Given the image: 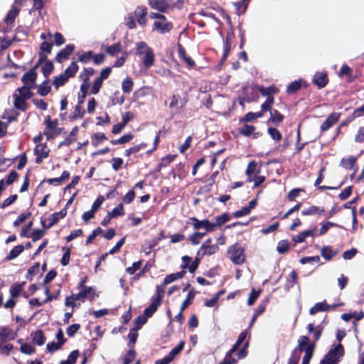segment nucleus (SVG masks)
<instances>
[{
    "instance_id": "1",
    "label": "nucleus",
    "mask_w": 364,
    "mask_h": 364,
    "mask_svg": "<svg viewBox=\"0 0 364 364\" xmlns=\"http://www.w3.org/2000/svg\"><path fill=\"white\" fill-rule=\"evenodd\" d=\"M32 93L27 87L16 89L12 95L14 107L18 109H26L27 108L26 100L30 99Z\"/></svg>"
},
{
    "instance_id": "2",
    "label": "nucleus",
    "mask_w": 364,
    "mask_h": 364,
    "mask_svg": "<svg viewBox=\"0 0 364 364\" xmlns=\"http://www.w3.org/2000/svg\"><path fill=\"white\" fill-rule=\"evenodd\" d=\"M137 54L141 56L144 67L148 68L154 65L155 60L154 54L146 43L140 42L138 44Z\"/></svg>"
},
{
    "instance_id": "3",
    "label": "nucleus",
    "mask_w": 364,
    "mask_h": 364,
    "mask_svg": "<svg viewBox=\"0 0 364 364\" xmlns=\"http://www.w3.org/2000/svg\"><path fill=\"white\" fill-rule=\"evenodd\" d=\"M150 18L155 20L153 24V30L159 33L168 32L172 28V24L163 15L152 12L150 14Z\"/></svg>"
},
{
    "instance_id": "4",
    "label": "nucleus",
    "mask_w": 364,
    "mask_h": 364,
    "mask_svg": "<svg viewBox=\"0 0 364 364\" xmlns=\"http://www.w3.org/2000/svg\"><path fill=\"white\" fill-rule=\"evenodd\" d=\"M227 256L235 264H243L246 257L244 248L238 243L228 247Z\"/></svg>"
},
{
    "instance_id": "5",
    "label": "nucleus",
    "mask_w": 364,
    "mask_h": 364,
    "mask_svg": "<svg viewBox=\"0 0 364 364\" xmlns=\"http://www.w3.org/2000/svg\"><path fill=\"white\" fill-rule=\"evenodd\" d=\"M78 70V66L75 62H73L65 72L58 76H55L53 81V85L56 89L63 86L70 77H73Z\"/></svg>"
},
{
    "instance_id": "6",
    "label": "nucleus",
    "mask_w": 364,
    "mask_h": 364,
    "mask_svg": "<svg viewBox=\"0 0 364 364\" xmlns=\"http://www.w3.org/2000/svg\"><path fill=\"white\" fill-rule=\"evenodd\" d=\"M343 348L341 344H338L334 348L330 349L323 360L329 364L336 363L343 355Z\"/></svg>"
},
{
    "instance_id": "7",
    "label": "nucleus",
    "mask_w": 364,
    "mask_h": 364,
    "mask_svg": "<svg viewBox=\"0 0 364 364\" xmlns=\"http://www.w3.org/2000/svg\"><path fill=\"white\" fill-rule=\"evenodd\" d=\"M41 37L44 41L41 46L39 62H43L46 59V55L45 53H49L51 51L52 44L48 41L51 39L52 36L50 33H42Z\"/></svg>"
},
{
    "instance_id": "8",
    "label": "nucleus",
    "mask_w": 364,
    "mask_h": 364,
    "mask_svg": "<svg viewBox=\"0 0 364 364\" xmlns=\"http://www.w3.org/2000/svg\"><path fill=\"white\" fill-rule=\"evenodd\" d=\"M95 71L92 68L85 69L80 75V78L82 81L80 86V91L82 92V97H85L87 95V91L90 87L89 80L91 76L95 74Z\"/></svg>"
},
{
    "instance_id": "9",
    "label": "nucleus",
    "mask_w": 364,
    "mask_h": 364,
    "mask_svg": "<svg viewBox=\"0 0 364 364\" xmlns=\"http://www.w3.org/2000/svg\"><path fill=\"white\" fill-rule=\"evenodd\" d=\"M162 298L163 290L160 291L159 287H157V295L153 297L151 305L148 308H146L144 311V314L147 318L151 316L152 314L156 311L158 306L160 305L161 302Z\"/></svg>"
},
{
    "instance_id": "10",
    "label": "nucleus",
    "mask_w": 364,
    "mask_h": 364,
    "mask_svg": "<svg viewBox=\"0 0 364 364\" xmlns=\"http://www.w3.org/2000/svg\"><path fill=\"white\" fill-rule=\"evenodd\" d=\"M190 220L195 230L205 229L206 232H211L215 230V225L208 220H199L196 218H191Z\"/></svg>"
},
{
    "instance_id": "11",
    "label": "nucleus",
    "mask_w": 364,
    "mask_h": 364,
    "mask_svg": "<svg viewBox=\"0 0 364 364\" xmlns=\"http://www.w3.org/2000/svg\"><path fill=\"white\" fill-rule=\"evenodd\" d=\"M218 247L216 245L211 244V240L207 239L202 245L200 250L198 252V256L212 255L218 251Z\"/></svg>"
},
{
    "instance_id": "12",
    "label": "nucleus",
    "mask_w": 364,
    "mask_h": 364,
    "mask_svg": "<svg viewBox=\"0 0 364 364\" xmlns=\"http://www.w3.org/2000/svg\"><path fill=\"white\" fill-rule=\"evenodd\" d=\"M170 0H149V5L153 9H156L160 12H166L168 9L171 6Z\"/></svg>"
},
{
    "instance_id": "13",
    "label": "nucleus",
    "mask_w": 364,
    "mask_h": 364,
    "mask_svg": "<svg viewBox=\"0 0 364 364\" xmlns=\"http://www.w3.org/2000/svg\"><path fill=\"white\" fill-rule=\"evenodd\" d=\"M36 77L37 75L34 70H31L25 73L22 77V81L24 83V86L22 87H27L28 90L31 91V89L35 85Z\"/></svg>"
},
{
    "instance_id": "14",
    "label": "nucleus",
    "mask_w": 364,
    "mask_h": 364,
    "mask_svg": "<svg viewBox=\"0 0 364 364\" xmlns=\"http://www.w3.org/2000/svg\"><path fill=\"white\" fill-rule=\"evenodd\" d=\"M34 152L37 156L36 163L40 164L43 159L48 157L50 150L46 144L40 143L36 146Z\"/></svg>"
},
{
    "instance_id": "15",
    "label": "nucleus",
    "mask_w": 364,
    "mask_h": 364,
    "mask_svg": "<svg viewBox=\"0 0 364 364\" xmlns=\"http://www.w3.org/2000/svg\"><path fill=\"white\" fill-rule=\"evenodd\" d=\"M66 209H63L60 212L54 213L49 218L50 223L48 225L46 224V222L43 220H41V225L45 228H50V227L56 224L59 219L63 218L66 215Z\"/></svg>"
},
{
    "instance_id": "16",
    "label": "nucleus",
    "mask_w": 364,
    "mask_h": 364,
    "mask_svg": "<svg viewBox=\"0 0 364 364\" xmlns=\"http://www.w3.org/2000/svg\"><path fill=\"white\" fill-rule=\"evenodd\" d=\"M198 256L196 259L192 261L191 258L188 256H184L182 258L183 260V268H187L190 272L193 273L198 267L200 262V258Z\"/></svg>"
},
{
    "instance_id": "17",
    "label": "nucleus",
    "mask_w": 364,
    "mask_h": 364,
    "mask_svg": "<svg viewBox=\"0 0 364 364\" xmlns=\"http://www.w3.org/2000/svg\"><path fill=\"white\" fill-rule=\"evenodd\" d=\"M22 4V0H15L12 8L9 11L5 21L7 23H12L14 21V18L18 14V11L21 9Z\"/></svg>"
},
{
    "instance_id": "18",
    "label": "nucleus",
    "mask_w": 364,
    "mask_h": 364,
    "mask_svg": "<svg viewBox=\"0 0 364 364\" xmlns=\"http://www.w3.org/2000/svg\"><path fill=\"white\" fill-rule=\"evenodd\" d=\"M316 228H314L312 230H304L301 232L299 235L294 236L292 237V241L301 243L305 242L307 237H316Z\"/></svg>"
},
{
    "instance_id": "19",
    "label": "nucleus",
    "mask_w": 364,
    "mask_h": 364,
    "mask_svg": "<svg viewBox=\"0 0 364 364\" xmlns=\"http://www.w3.org/2000/svg\"><path fill=\"white\" fill-rule=\"evenodd\" d=\"M184 275H185V272L184 271H181L180 272H177V273L171 274L167 275L164 278V282H163L161 286L159 287V289H160V291H161L162 290L164 291V287L166 285L172 283L173 282H174L176 280L181 279L182 277H183Z\"/></svg>"
},
{
    "instance_id": "20",
    "label": "nucleus",
    "mask_w": 364,
    "mask_h": 364,
    "mask_svg": "<svg viewBox=\"0 0 364 364\" xmlns=\"http://www.w3.org/2000/svg\"><path fill=\"white\" fill-rule=\"evenodd\" d=\"M340 114L339 113H332L329 115L326 121L321 124V130L322 132L326 131L330 129L332 126H333L339 119Z\"/></svg>"
},
{
    "instance_id": "21",
    "label": "nucleus",
    "mask_w": 364,
    "mask_h": 364,
    "mask_svg": "<svg viewBox=\"0 0 364 364\" xmlns=\"http://www.w3.org/2000/svg\"><path fill=\"white\" fill-rule=\"evenodd\" d=\"M340 304H335L332 306H328L326 302H318L316 303L314 306H312L309 310V314L314 315L319 311H326L330 309H334L338 306Z\"/></svg>"
},
{
    "instance_id": "22",
    "label": "nucleus",
    "mask_w": 364,
    "mask_h": 364,
    "mask_svg": "<svg viewBox=\"0 0 364 364\" xmlns=\"http://www.w3.org/2000/svg\"><path fill=\"white\" fill-rule=\"evenodd\" d=\"M85 280L82 281L80 284L81 291L84 299H88L91 301L94 300L98 295L95 293V290L92 287H85L83 285Z\"/></svg>"
},
{
    "instance_id": "23",
    "label": "nucleus",
    "mask_w": 364,
    "mask_h": 364,
    "mask_svg": "<svg viewBox=\"0 0 364 364\" xmlns=\"http://www.w3.org/2000/svg\"><path fill=\"white\" fill-rule=\"evenodd\" d=\"M135 16L136 17L137 22L141 26H144L146 23V14L147 9L144 6H139L134 11Z\"/></svg>"
},
{
    "instance_id": "24",
    "label": "nucleus",
    "mask_w": 364,
    "mask_h": 364,
    "mask_svg": "<svg viewBox=\"0 0 364 364\" xmlns=\"http://www.w3.org/2000/svg\"><path fill=\"white\" fill-rule=\"evenodd\" d=\"M44 123L46 127V133L47 134L53 133L58 126V119H52L50 116L46 117Z\"/></svg>"
},
{
    "instance_id": "25",
    "label": "nucleus",
    "mask_w": 364,
    "mask_h": 364,
    "mask_svg": "<svg viewBox=\"0 0 364 364\" xmlns=\"http://www.w3.org/2000/svg\"><path fill=\"white\" fill-rule=\"evenodd\" d=\"M44 293L46 296V298L45 299L41 300L39 298L32 299L30 301V304L31 305H37V306H41L47 302L50 301L53 299V296L50 294V290L48 287H45L44 289Z\"/></svg>"
},
{
    "instance_id": "26",
    "label": "nucleus",
    "mask_w": 364,
    "mask_h": 364,
    "mask_svg": "<svg viewBox=\"0 0 364 364\" xmlns=\"http://www.w3.org/2000/svg\"><path fill=\"white\" fill-rule=\"evenodd\" d=\"M16 335L11 329L6 327L0 329V343H4L6 340L14 339Z\"/></svg>"
},
{
    "instance_id": "27",
    "label": "nucleus",
    "mask_w": 364,
    "mask_h": 364,
    "mask_svg": "<svg viewBox=\"0 0 364 364\" xmlns=\"http://www.w3.org/2000/svg\"><path fill=\"white\" fill-rule=\"evenodd\" d=\"M259 172V168H257V164L255 161H250L247 167L245 173L248 176L247 181L251 182L252 181V176L255 173H258Z\"/></svg>"
},
{
    "instance_id": "28",
    "label": "nucleus",
    "mask_w": 364,
    "mask_h": 364,
    "mask_svg": "<svg viewBox=\"0 0 364 364\" xmlns=\"http://www.w3.org/2000/svg\"><path fill=\"white\" fill-rule=\"evenodd\" d=\"M324 213V210L320 207L312 205L306 209L302 210L301 213L303 215H322Z\"/></svg>"
},
{
    "instance_id": "29",
    "label": "nucleus",
    "mask_w": 364,
    "mask_h": 364,
    "mask_svg": "<svg viewBox=\"0 0 364 364\" xmlns=\"http://www.w3.org/2000/svg\"><path fill=\"white\" fill-rule=\"evenodd\" d=\"M314 82L319 87H323L328 82L326 74L323 73H316L314 76Z\"/></svg>"
},
{
    "instance_id": "30",
    "label": "nucleus",
    "mask_w": 364,
    "mask_h": 364,
    "mask_svg": "<svg viewBox=\"0 0 364 364\" xmlns=\"http://www.w3.org/2000/svg\"><path fill=\"white\" fill-rule=\"evenodd\" d=\"M24 250V246L19 245L14 247L6 257L8 260H13L16 258Z\"/></svg>"
},
{
    "instance_id": "31",
    "label": "nucleus",
    "mask_w": 364,
    "mask_h": 364,
    "mask_svg": "<svg viewBox=\"0 0 364 364\" xmlns=\"http://www.w3.org/2000/svg\"><path fill=\"white\" fill-rule=\"evenodd\" d=\"M321 254L325 259L330 260L337 254V252L333 251L331 247L326 246L321 248Z\"/></svg>"
},
{
    "instance_id": "32",
    "label": "nucleus",
    "mask_w": 364,
    "mask_h": 364,
    "mask_svg": "<svg viewBox=\"0 0 364 364\" xmlns=\"http://www.w3.org/2000/svg\"><path fill=\"white\" fill-rule=\"evenodd\" d=\"M33 341L38 346L43 345L46 341V338L41 331H37L31 335Z\"/></svg>"
},
{
    "instance_id": "33",
    "label": "nucleus",
    "mask_w": 364,
    "mask_h": 364,
    "mask_svg": "<svg viewBox=\"0 0 364 364\" xmlns=\"http://www.w3.org/2000/svg\"><path fill=\"white\" fill-rule=\"evenodd\" d=\"M74 46L73 45H68L63 50H62L58 55V58L60 61L66 59L73 51Z\"/></svg>"
},
{
    "instance_id": "34",
    "label": "nucleus",
    "mask_w": 364,
    "mask_h": 364,
    "mask_svg": "<svg viewBox=\"0 0 364 364\" xmlns=\"http://www.w3.org/2000/svg\"><path fill=\"white\" fill-rule=\"evenodd\" d=\"M356 158L355 156H350L347 159H342L341 161V165L346 168L351 169L356 162Z\"/></svg>"
},
{
    "instance_id": "35",
    "label": "nucleus",
    "mask_w": 364,
    "mask_h": 364,
    "mask_svg": "<svg viewBox=\"0 0 364 364\" xmlns=\"http://www.w3.org/2000/svg\"><path fill=\"white\" fill-rule=\"evenodd\" d=\"M24 283L15 284L10 288V295L12 298H17L23 290Z\"/></svg>"
},
{
    "instance_id": "36",
    "label": "nucleus",
    "mask_w": 364,
    "mask_h": 364,
    "mask_svg": "<svg viewBox=\"0 0 364 364\" xmlns=\"http://www.w3.org/2000/svg\"><path fill=\"white\" fill-rule=\"evenodd\" d=\"M134 82L129 77H127L122 82V89L124 92L129 93L132 91Z\"/></svg>"
},
{
    "instance_id": "37",
    "label": "nucleus",
    "mask_w": 364,
    "mask_h": 364,
    "mask_svg": "<svg viewBox=\"0 0 364 364\" xmlns=\"http://www.w3.org/2000/svg\"><path fill=\"white\" fill-rule=\"evenodd\" d=\"M105 140H107V137L105 134L96 133L92 136L91 142L95 147H97Z\"/></svg>"
},
{
    "instance_id": "38",
    "label": "nucleus",
    "mask_w": 364,
    "mask_h": 364,
    "mask_svg": "<svg viewBox=\"0 0 364 364\" xmlns=\"http://www.w3.org/2000/svg\"><path fill=\"white\" fill-rule=\"evenodd\" d=\"M21 344L20 350L26 355H31L34 353L35 348L30 344L23 343L21 340L18 341Z\"/></svg>"
},
{
    "instance_id": "39",
    "label": "nucleus",
    "mask_w": 364,
    "mask_h": 364,
    "mask_svg": "<svg viewBox=\"0 0 364 364\" xmlns=\"http://www.w3.org/2000/svg\"><path fill=\"white\" fill-rule=\"evenodd\" d=\"M247 336V332L243 331L240 333L239 336V338L237 341V343L232 346V348L230 350V353H233L235 352L239 347L242 346V343L245 341Z\"/></svg>"
},
{
    "instance_id": "40",
    "label": "nucleus",
    "mask_w": 364,
    "mask_h": 364,
    "mask_svg": "<svg viewBox=\"0 0 364 364\" xmlns=\"http://www.w3.org/2000/svg\"><path fill=\"white\" fill-rule=\"evenodd\" d=\"M289 245H289V242L288 240H281L280 242H279V243L277 245V250L280 254L286 253L287 252H288V250L289 249Z\"/></svg>"
},
{
    "instance_id": "41",
    "label": "nucleus",
    "mask_w": 364,
    "mask_h": 364,
    "mask_svg": "<svg viewBox=\"0 0 364 364\" xmlns=\"http://www.w3.org/2000/svg\"><path fill=\"white\" fill-rule=\"evenodd\" d=\"M79 356L78 350H73L65 360H62L60 364H75Z\"/></svg>"
},
{
    "instance_id": "42",
    "label": "nucleus",
    "mask_w": 364,
    "mask_h": 364,
    "mask_svg": "<svg viewBox=\"0 0 364 364\" xmlns=\"http://www.w3.org/2000/svg\"><path fill=\"white\" fill-rule=\"evenodd\" d=\"M184 345L185 343L183 341H181L176 347H175L170 351L168 355L172 360L183 350Z\"/></svg>"
},
{
    "instance_id": "43",
    "label": "nucleus",
    "mask_w": 364,
    "mask_h": 364,
    "mask_svg": "<svg viewBox=\"0 0 364 364\" xmlns=\"http://www.w3.org/2000/svg\"><path fill=\"white\" fill-rule=\"evenodd\" d=\"M307 329L309 333H313L314 339L317 341L321 334V328L319 327L314 328V325L310 323L307 326Z\"/></svg>"
},
{
    "instance_id": "44",
    "label": "nucleus",
    "mask_w": 364,
    "mask_h": 364,
    "mask_svg": "<svg viewBox=\"0 0 364 364\" xmlns=\"http://www.w3.org/2000/svg\"><path fill=\"white\" fill-rule=\"evenodd\" d=\"M284 119V117L278 111L274 110L271 112L270 120L276 124L281 123Z\"/></svg>"
},
{
    "instance_id": "45",
    "label": "nucleus",
    "mask_w": 364,
    "mask_h": 364,
    "mask_svg": "<svg viewBox=\"0 0 364 364\" xmlns=\"http://www.w3.org/2000/svg\"><path fill=\"white\" fill-rule=\"evenodd\" d=\"M230 219V217L227 214H223L220 216H218L215 218V222L213 223L215 225V228L218 226H220L225 223L228 222Z\"/></svg>"
},
{
    "instance_id": "46",
    "label": "nucleus",
    "mask_w": 364,
    "mask_h": 364,
    "mask_svg": "<svg viewBox=\"0 0 364 364\" xmlns=\"http://www.w3.org/2000/svg\"><path fill=\"white\" fill-rule=\"evenodd\" d=\"M255 130V127L250 125H244L242 127H241L239 130L240 133L244 136H248L253 134V132Z\"/></svg>"
},
{
    "instance_id": "47",
    "label": "nucleus",
    "mask_w": 364,
    "mask_h": 364,
    "mask_svg": "<svg viewBox=\"0 0 364 364\" xmlns=\"http://www.w3.org/2000/svg\"><path fill=\"white\" fill-rule=\"evenodd\" d=\"M102 82L103 81L101 79L97 77L95 80L92 86L91 87V93L93 95H97L100 92V90L102 85Z\"/></svg>"
},
{
    "instance_id": "48",
    "label": "nucleus",
    "mask_w": 364,
    "mask_h": 364,
    "mask_svg": "<svg viewBox=\"0 0 364 364\" xmlns=\"http://www.w3.org/2000/svg\"><path fill=\"white\" fill-rule=\"evenodd\" d=\"M194 296H195V294L192 291H190L188 294L186 299L183 301V302L181 304V311H183L191 304V303L192 302V301L194 299Z\"/></svg>"
},
{
    "instance_id": "49",
    "label": "nucleus",
    "mask_w": 364,
    "mask_h": 364,
    "mask_svg": "<svg viewBox=\"0 0 364 364\" xmlns=\"http://www.w3.org/2000/svg\"><path fill=\"white\" fill-rule=\"evenodd\" d=\"M50 91V87L48 85V82H44L42 83L38 88V92L41 96H45L48 95Z\"/></svg>"
},
{
    "instance_id": "50",
    "label": "nucleus",
    "mask_w": 364,
    "mask_h": 364,
    "mask_svg": "<svg viewBox=\"0 0 364 364\" xmlns=\"http://www.w3.org/2000/svg\"><path fill=\"white\" fill-rule=\"evenodd\" d=\"M206 234V232H196L194 234L191 235L189 237L190 240L191 241L193 245H198L199 243L200 239H201L203 237H204Z\"/></svg>"
},
{
    "instance_id": "51",
    "label": "nucleus",
    "mask_w": 364,
    "mask_h": 364,
    "mask_svg": "<svg viewBox=\"0 0 364 364\" xmlns=\"http://www.w3.org/2000/svg\"><path fill=\"white\" fill-rule=\"evenodd\" d=\"M121 45L119 43H117L112 46H107L106 48V51L110 55L114 56L121 51Z\"/></svg>"
},
{
    "instance_id": "52",
    "label": "nucleus",
    "mask_w": 364,
    "mask_h": 364,
    "mask_svg": "<svg viewBox=\"0 0 364 364\" xmlns=\"http://www.w3.org/2000/svg\"><path fill=\"white\" fill-rule=\"evenodd\" d=\"M148 318L144 315H141V316H139L136 319H135V327H134V330L135 331H137L139 330L142 325H144L146 321H147Z\"/></svg>"
},
{
    "instance_id": "53",
    "label": "nucleus",
    "mask_w": 364,
    "mask_h": 364,
    "mask_svg": "<svg viewBox=\"0 0 364 364\" xmlns=\"http://www.w3.org/2000/svg\"><path fill=\"white\" fill-rule=\"evenodd\" d=\"M124 214V208L122 204L119 205L117 207L114 208L111 213H109L110 217L115 218L119 215H123Z\"/></svg>"
},
{
    "instance_id": "54",
    "label": "nucleus",
    "mask_w": 364,
    "mask_h": 364,
    "mask_svg": "<svg viewBox=\"0 0 364 364\" xmlns=\"http://www.w3.org/2000/svg\"><path fill=\"white\" fill-rule=\"evenodd\" d=\"M298 346L299 347L304 350L307 346H314L313 345L309 344V340L306 336H301L298 340Z\"/></svg>"
},
{
    "instance_id": "55",
    "label": "nucleus",
    "mask_w": 364,
    "mask_h": 364,
    "mask_svg": "<svg viewBox=\"0 0 364 364\" xmlns=\"http://www.w3.org/2000/svg\"><path fill=\"white\" fill-rule=\"evenodd\" d=\"M53 70V65L50 61H46L42 67V71L45 76H48Z\"/></svg>"
},
{
    "instance_id": "56",
    "label": "nucleus",
    "mask_w": 364,
    "mask_h": 364,
    "mask_svg": "<svg viewBox=\"0 0 364 364\" xmlns=\"http://www.w3.org/2000/svg\"><path fill=\"white\" fill-rule=\"evenodd\" d=\"M65 304L66 306L72 307L73 309L80 305V302H77L73 295L66 298L65 301Z\"/></svg>"
},
{
    "instance_id": "57",
    "label": "nucleus",
    "mask_w": 364,
    "mask_h": 364,
    "mask_svg": "<svg viewBox=\"0 0 364 364\" xmlns=\"http://www.w3.org/2000/svg\"><path fill=\"white\" fill-rule=\"evenodd\" d=\"M259 294L260 291H256L255 289H252L247 300L248 305L252 306L257 299Z\"/></svg>"
},
{
    "instance_id": "58",
    "label": "nucleus",
    "mask_w": 364,
    "mask_h": 364,
    "mask_svg": "<svg viewBox=\"0 0 364 364\" xmlns=\"http://www.w3.org/2000/svg\"><path fill=\"white\" fill-rule=\"evenodd\" d=\"M44 235L45 230H35L31 234H30V237H31L33 241L36 242L40 240Z\"/></svg>"
},
{
    "instance_id": "59",
    "label": "nucleus",
    "mask_w": 364,
    "mask_h": 364,
    "mask_svg": "<svg viewBox=\"0 0 364 364\" xmlns=\"http://www.w3.org/2000/svg\"><path fill=\"white\" fill-rule=\"evenodd\" d=\"M32 101L37 108L41 110H46L47 109V104L43 100L34 98Z\"/></svg>"
},
{
    "instance_id": "60",
    "label": "nucleus",
    "mask_w": 364,
    "mask_h": 364,
    "mask_svg": "<svg viewBox=\"0 0 364 364\" xmlns=\"http://www.w3.org/2000/svg\"><path fill=\"white\" fill-rule=\"evenodd\" d=\"M268 134L271 136V137L276 140L279 141L282 139V135L280 132L274 128H269L268 129Z\"/></svg>"
},
{
    "instance_id": "61",
    "label": "nucleus",
    "mask_w": 364,
    "mask_h": 364,
    "mask_svg": "<svg viewBox=\"0 0 364 364\" xmlns=\"http://www.w3.org/2000/svg\"><path fill=\"white\" fill-rule=\"evenodd\" d=\"M301 87V82L300 81H294L291 82L288 87H287V92L292 93L295 92L296 91L299 90Z\"/></svg>"
},
{
    "instance_id": "62",
    "label": "nucleus",
    "mask_w": 364,
    "mask_h": 364,
    "mask_svg": "<svg viewBox=\"0 0 364 364\" xmlns=\"http://www.w3.org/2000/svg\"><path fill=\"white\" fill-rule=\"evenodd\" d=\"M141 261L134 262L132 264V267H129L127 268L126 271L128 274L132 275V274H134L138 269H139V268L141 267Z\"/></svg>"
},
{
    "instance_id": "63",
    "label": "nucleus",
    "mask_w": 364,
    "mask_h": 364,
    "mask_svg": "<svg viewBox=\"0 0 364 364\" xmlns=\"http://www.w3.org/2000/svg\"><path fill=\"white\" fill-rule=\"evenodd\" d=\"M354 140L356 143L364 142V127H360L358 129L357 134L355 135Z\"/></svg>"
},
{
    "instance_id": "64",
    "label": "nucleus",
    "mask_w": 364,
    "mask_h": 364,
    "mask_svg": "<svg viewBox=\"0 0 364 364\" xmlns=\"http://www.w3.org/2000/svg\"><path fill=\"white\" fill-rule=\"evenodd\" d=\"M259 91L262 95L269 96L272 94L277 93L278 92V89L276 87H267V88L262 87L259 89Z\"/></svg>"
}]
</instances>
